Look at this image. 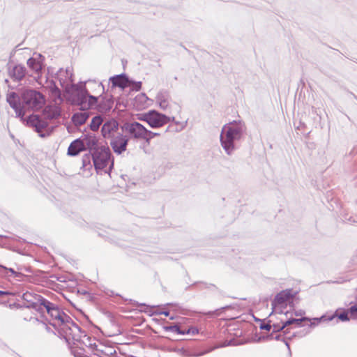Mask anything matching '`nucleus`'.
<instances>
[{"label": "nucleus", "mask_w": 357, "mask_h": 357, "mask_svg": "<svg viewBox=\"0 0 357 357\" xmlns=\"http://www.w3.org/2000/svg\"><path fill=\"white\" fill-rule=\"evenodd\" d=\"M349 312L351 314V315H354L356 313H357V305H353L349 308Z\"/></svg>", "instance_id": "obj_41"}, {"label": "nucleus", "mask_w": 357, "mask_h": 357, "mask_svg": "<svg viewBox=\"0 0 357 357\" xmlns=\"http://www.w3.org/2000/svg\"><path fill=\"white\" fill-rule=\"evenodd\" d=\"M206 351H205V352H202V353H199V354H195V355H193V356H202V355H203V354H206Z\"/></svg>", "instance_id": "obj_48"}, {"label": "nucleus", "mask_w": 357, "mask_h": 357, "mask_svg": "<svg viewBox=\"0 0 357 357\" xmlns=\"http://www.w3.org/2000/svg\"><path fill=\"white\" fill-rule=\"evenodd\" d=\"M45 305V309L51 317L52 320L57 321L60 325H65L66 322L70 321V317L61 310L58 305L52 303L43 301Z\"/></svg>", "instance_id": "obj_8"}, {"label": "nucleus", "mask_w": 357, "mask_h": 357, "mask_svg": "<svg viewBox=\"0 0 357 357\" xmlns=\"http://www.w3.org/2000/svg\"><path fill=\"white\" fill-rule=\"evenodd\" d=\"M139 97H142V98H144V99H148V97L146 96V94H145V93H142V94L139 96Z\"/></svg>", "instance_id": "obj_47"}, {"label": "nucleus", "mask_w": 357, "mask_h": 357, "mask_svg": "<svg viewBox=\"0 0 357 357\" xmlns=\"http://www.w3.org/2000/svg\"><path fill=\"white\" fill-rule=\"evenodd\" d=\"M174 117H169L164 114H162L157 110H150L149 119L148 121V125L151 128H158L163 126L168 123L171 121H174Z\"/></svg>", "instance_id": "obj_10"}, {"label": "nucleus", "mask_w": 357, "mask_h": 357, "mask_svg": "<svg viewBox=\"0 0 357 357\" xmlns=\"http://www.w3.org/2000/svg\"><path fill=\"white\" fill-rule=\"evenodd\" d=\"M192 286H197L199 290H203L206 289L213 291L218 289L215 284L205 282H196L192 284Z\"/></svg>", "instance_id": "obj_22"}, {"label": "nucleus", "mask_w": 357, "mask_h": 357, "mask_svg": "<svg viewBox=\"0 0 357 357\" xmlns=\"http://www.w3.org/2000/svg\"><path fill=\"white\" fill-rule=\"evenodd\" d=\"M228 307H229V306H225V307H222L221 309L225 310V309H227Z\"/></svg>", "instance_id": "obj_56"}, {"label": "nucleus", "mask_w": 357, "mask_h": 357, "mask_svg": "<svg viewBox=\"0 0 357 357\" xmlns=\"http://www.w3.org/2000/svg\"><path fill=\"white\" fill-rule=\"evenodd\" d=\"M93 93H100V97H101L100 102H98L94 105L93 108H96L100 113L105 114L109 112L114 104V100L112 96L110 98H107L106 96H102V91H98V87L96 86L94 90H92ZM98 99L99 98V96H97Z\"/></svg>", "instance_id": "obj_12"}, {"label": "nucleus", "mask_w": 357, "mask_h": 357, "mask_svg": "<svg viewBox=\"0 0 357 357\" xmlns=\"http://www.w3.org/2000/svg\"><path fill=\"white\" fill-rule=\"evenodd\" d=\"M296 292L293 291L291 289H287L278 293L272 302V312L269 313V317L273 314H280L282 317H287L288 311H284L288 304L293 302V298Z\"/></svg>", "instance_id": "obj_7"}, {"label": "nucleus", "mask_w": 357, "mask_h": 357, "mask_svg": "<svg viewBox=\"0 0 357 357\" xmlns=\"http://www.w3.org/2000/svg\"><path fill=\"white\" fill-rule=\"evenodd\" d=\"M218 310H215V312H209L208 314H214L215 312H218Z\"/></svg>", "instance_id": "obj_54"}, {"label": "nucleus", "mask_w": 357, "mask_h": 357, "mask_svg": "<svg viewBox=\"0 0 357 357\" xmlns=\"http://www.w3.org/2000/svg\"><path fill=\"white\" fill-rule=\"evenodd\" d=\"M39 301H38V298H36L35 297V299H33V301L30 302L28 303L27 305H26V307L27 308H31V309H35L36 308V307L38 306L37 305V303H38Z\"/></svg>", "instance_id": "obj_34"}, {"label": "nucleus", "mask_w": 357, "mask_h": 357, "mask_svg": "<svg viewBox=\"0 0 357 357\" xmlns=\"http://www.w3.org/2000/svg\"><path fill=\"white\" fill-rule=\"evenodd\" d=\"M43 324L46 326V327H45L46 331H47V332H52V329H51L49 326H47L45 324V323H43Z\"/></svg>", "instance_id": "obj_46"}, {"label": "nucleus", "mask_w": 357, "mask_h": 357, "mask_svg": "<svg viewBox=\"0 0 357 357\" xmlns=\"http://www.w3.org/2000/svg\"><path fill=\"white\" fill-rule=\"evenodd\" d=\"M43 114L45 119L40 117L38 114H33L27 117L26 124L34 128V130L38 133L40 137H45L50 135V132H43V130L49 126V123L47 121V119L52 120L58 119L61 114V107L57 105L56 102H55L54 105L46 106L43 110Z\"/></svg>", "instance_id": "obj_4"}, {"label": "nucleus", "mask_w": 357, "mask_h": 357, "mask_svg": "<svg viewBox=\"0 0 357 357\" xmlns=\"http://www.w3.org/2000/svg\"><path fill=\"white\" fill-rule=\"evenodd\" d=\"M6 101L16 114V116L26 121L24 118L25 109L39 110L45 104V98L40 92L35 89H26L19 96L15 92L7 94Z\"/></svg>", "instance_id": "obj_2"}, {"label": "nucleus", "mask_w": 357, "mask_h": 357, "mask_svg": "<svg viewBox=\"0 0 357 357\" xmlns=\"http://www.w3.org/2000/svg\"><path fill=\"white\" fill-rule=\"evenodd\" d=\"M89 116L90 112L88 110H82V112L73 114L71 120L75 126H79L84 124Z\"/></svg>", "instance_id": "obj_17"}, {"label": "nucleus", "mask_w": 357, "mask_h": 357, "mask_svg": "<svg viewBox=\"0 0 357 357\" xmlns=\"http://www.w3.org/2000/svg\"><path fill=\"white\" fill-rule=\"evenodd\" d=\"M324 318V317L323 316L321 318H315V319H314V320L316 321L317 323H319Z\"/></svg>", "instance_id": "obj_45"}, {"label": "nucleus", "mask_w": 357, "mask_h": 357, "mask_svg": "<svg viewBox=\"0 0 357 357\" xmlns=\"http://www.w3.org/2000/svg\"><path fill=\"white\" fill-rule=\"evenodd\" d=\"M73 74L70 68H67L66 70L60 68L56 73V77L63 87L73 82Z\"/></svg>", "instance_id": "obj_14"}, {"label": "nucleus", "mask_w": 357, "mask_h": 357, "mask_svg": "<svg viewBox=\"0 0 357 357\" xmlns=\"http://www.w3.org/2000/svg\"><path fill=\"white\" fill-rule=\"evenodd\" d=\"M102 354H106V356H108V355H109V354L103 353V351H102Z\"/></svg>", "instance_id": "obj_60"}, {"label": "nucleus", "mask_w": 357, "mask_h": 357, "mask_svg": "<svg viewBox=\"0 0 357 357\" xmlns=\"http://www.w3.org/2000/svg\"><path fill=\"white\" fill-rule=\"evenodd\" d=\"M70 324L73 327L77 329L78 332L84 333H85L84 331H82V328L71 318L70 321L66 322V324Z\"/></svg>", "instance_id": "obj_33"}, {"label": "nucleus", "mask_w": 357, "mask_h": 357, "mask_svg": "<svg viewBox=\"0 0 357 357\" xmlns=\"http://www.w3.org/2000/svg\"><path fill=\"white\" fill-rule=\"evenodd\" d=\"M284 317L280 318V322L279 323H273V320H269V331L272 329L273 333L269 334V340L270 339H275L278 340L280 335H274L273 333L278 332L287 326L291 325L293 324H296L300 326L301 323L305 320H309L307 317H302L300 319H284Z\"/></svg>", "instance_id": "obj_9"}, {"label": "nucleus", "mask_w": 357, "mask_h": 357, "mask_svg": "<svg viewBox=\"0 0 357 357\" xmlns=\"http://www.w3.org/2000/svg\"><path fill=\"white\" fill-rule=\"evenodd\" d=\"M158 314H164L165 317H168L169 316V311L168 310H165V311H161L160 312L158 313Z\"/></svg>", "instance_id": "obj_43"}, {"label": "nucleus", "mask_w": 357, "mask_h": 357, "mask_svg": "<svg viewBox=\"0 0 357 357\" xmlns=\"http://www.w3.org/2000/svg\"><path fill=\"white\" fill-rule=\"evenodd\" d=\"M64 339H65L66 342H68V339L66 337H64Z\"/></svg>", "instance_id": "obj_58"}, {"label": "nucleus", "mask_w": 357, "mask_h": 357, "mask_svg": "<svg viewBox=\"0 0 357 357\" xmlns=\"http://www.w3.org/2000/svg\"><path fill=\"white\" fill-rule=\"evenodd\" d=\"M36 321H38V322L40 321L38 318H36Z\"/></svg>", "instance_id": "obj_59"}, {"label": "nucleus", "mask_w": 357, "mask_h": 357, "mask_svg": "<svg viewBox=\"0 0 357 357\" xmlns=\"http://www.w3.org/2000/svg\"><path fill=\"white\" fill-rule=\"evenodd\" d=\"M338 318L342 321H347L349 320V312H343L338 315Z\"/></svg>", "instance_id": "obj_32"}, {"label": "nucleus", "mask_w": 357, "mask_h": 357, "mask_svg": "<svg viewBox=\"0 0 357 357\" xmlns=\"http://www.w3.org/2000/svg\"><path fill=\"white\" fill-rule=\"evenodd\" d=\"M130 302L133 304L135 306H146L149 307V305H146L145 303H139L137 301H135L134 300L130 299Z\"/></svg>", "instance_id": "obj_40"}, {"label": "nucleus", "mask_w": 357, "mask_h": 357, "mask_svg": "<svg viewBox=\"0 0 357 357\" xmlns=\"http://www.w3.org/2000/svg\"><path fill=\"white\" fill-rule=\"evenodd\" d=\"M83 139L82 137H79L73 140L68 149V155L70 156H77L80 152L85 151Z\"/></svg>", "instance_id": "obj_15"}, {"label": "nucleus", "mask_w": 357, "mask_h": 357, "mask_svg": "<svg viewBox=\"0 0 357 357\" xmlns=\"http://www.w3.org/2000/svg\"><path fill=\"white\" fill-rule=\"evenodd\" d=\"M146 128L137 121H125L120 124L114 119H110L103 123L101 135L109 144L113 151L121 155L127 150L130 139H144Z\"/></svg>", "instance_id": "obj_1"}, {"label": "nucleus", "mask_w": 357, "mask_h": 357, "mask_svg": "<svg viewBox=\"0 0 357 357\" xmlns=\"http://www.w3.org/2000/svg\"><path fill=\"white\" fill-rule=\"evenodd\" d=\"M36 298H38V301L39 302L37 303L38 306L34 310L40 314H43L44 309H45V305H44V303H43V301H44L46 302H50V301H48L47 299H46L45 298L42 296L41 295H36Z\"/></svg>", "instance_id": "obj_24"}, {"label": "nucleus", "mask_w": 357, "mask_h": 357, "mask_svg": "<svg viewBox=\"0 0 357 357\" xmlns=\"http://www.w3.org/2000/svg\"><path fill=\"white\" fill-rule=\"evenodd\" d=\"M26 64L30 70L33 71L35 73L39 75L42 73L43 66L42 64H40V61L36 60L35 58L30 57L27 61Z\"/></svg>", "instance_id": "obj_20"}, {"label": "nucleus", "mask_w": 357, "mask_h": 357, "mask_svg": "<svg viewBox=\"0 0 357 357\" xmlns=\"http://www.w3.org/2000/svg\"><path fill=\"white\" fill-rule=\"evenodd\" d=\"M109 81L113 88L119 87L124 89L128 84V77L125 73H122L111 77Z\"/></svg>", "instance_id": "obj_16"}, {"label": "nucleus", "mask_w": 357, "mask_h": 357, "mask_svg": "<svg viewBox=\"0 0 357 357\" xmlns=\"http://www.w3.org/2000/svg\"><path fill=\"white\" fill-rule=\"evenodd\" d=\"M255 319L256 321H259V322H261L263 320V319H258V318H256V317H255Z\"/></svg>", "instance_id": "obj_52"}, {"label": "nucleus", "mask_w": 357, "mask_h": 357, "mask_svg": "<svg viewBox=\"0 0 357 357\" xmlns=\"http://www.w3.org/2000/svg\"><path fill=\"white\" fill-rule=\"evenodd\" d=\"M50 324L52 325L54 328H56V324L50 322Z\"/></svg>", "instance_id": "obj_53"}, {"label": "nucleus", "mask_w": 357, "mask_h": 357, "mask_svg": "<svg viewBox=\"0 0 357 357\" xmlns=\"http://www.w3.org/2000/svg\"><path fill=\"white\" fill-rule=\"evenodd\" d=\"M31 58H35L36 60L40 61V64H42V66H43V67L45 66V65H44L45 57L41 54L34 53L33 56H32Z\"/></svg>", "instance_id": "obj_31"}, {"label": "nucleus", "mask_w": 357, "mask_h": 357, "mask_svg": "<svg viewBox=\"0 0 357 357\" xmlns=\"http://www.w3.org/2000/svg\"><path fill=\"white\" fill-rule=\"evenodd\" d=\"M266 338H268V336L266 335H259L257 333H255V337L253 338L254 341L255 342H261V340H264Z\"/></svg>", "instance_id": "obj_36"}, {"label": "nucleus", "mask_w": 357, "mask_h": 357, "mask_svg": "<svg viewBox=\"0 0 357 357\" xmlns=\"http://www.w3.org/2000/svg\"><path fill=\"white\" fill-rule=\"evenodd\" d=\"M128 84L131 86V90L135 91H139L142 89V82H136L128 77Z\"/></svg>", "instance_id": "obj_26"}, {"label": "nucleus", "mask_w": 357, "mask_h": 357, "mask_svg": "<svg viewBox=\"0 0 357 357\" xmlns=\"http://www.w3.org/2000/svg\"><path fill=\"white\" fill-rule=\"evenodd\" d=\"M82 294H88V292H87L86 291H82Z\"/></svg>", "instance_id": "obj_57"}, {"label": "nucleus", "mask_w": 357, "mask_h": 357, "mask_svg": "<svg viewBox=\"0 0 357 357\" xmlns=\"http://www.w3.org/2000/svg\"><path fill=\"white\" fill-rule=\"evenodd\" d=\"M150 111L145 113H141L137 114V119L139 121H145L148 123L149 119Z\"/></svg>", "instance_id": "obj_29"}, {"label": "nucleus", "mask_w": 357, "mask_h": 357, "mask_svg": "<svg viewBox=\"0 0 357 357\" xmlns=\"http://www.w3.org/2000/svg\"><path fill=\"white\" fill-rule=\"evenodd\" d=\"M0 238H8V236H5V235H1V234H0Z\"/></svg>", "instance_id": "obj_50"}, {"label": "nucleus", "mask_w": 357, "mask_h": 357, "mask_svg": "<svg viewBox=\"0 0 357 357\" xmlns=\"http://www.w3.org/2000/svg\"><path fill=\"white\" fill-rule=\"evenodd\" d=\"M114 354H116V351L115 350H113V351H110V353H109L110 355H112Z\"/></svg>", "instance_id": "obj_55"}, {"label": "nucleus", "mask_w": 357, "mask_h": 357, "mask_svg": "<svg viewBox=\"0 0 357 357\" xmlns=\"http://www.w3.org/2000/svg\"><path fill=\"white\" fill-rule=\"evenodd\" d=\"M30 276L29 275H26L24 273H22V276H15V278H17V281L19 282H24V281H26V280L29 278Z\"/></svg>", "instance_id": "obj_37"}, {"label": "nucleus", "mask_w": 357, "mask_h": 357, "mask_svg": "<svg viewBox=\"0 0 357 357\" xmlns=\"http://www.w3.org/2000/svg\"><path fill=\"white\" fill-rule=\"evenodd\" d=\"M243 132V126L241 122L234 121L228 126H225L220 135V143L228 155H231L235 149L234 142L239 140Z\"/></svg>", "instance_id": "obj_5"}, {"label": "nucleus", "mask_w": 357, "mask_h": 357, "mask_svg": "<svg viewBox=\"0 0 357 357\" xmlns=\"http://www.w3.org/2000/svg\"><path fill=\"white\" fill-rule=\"evenodd\" d=\"M233 342H234V340H230V341L228 342L227 345H234V344L233 343Z\"/></svg>", "instance_id": "obj_51"}, {"label": "nucleus", "mask_w": 357, "mask_h": 357, "mask_svg": "<svg viewBox=\"0 0 357 357\" xmlns=\"http://www.w3.org/2000/svg\"><path fill=\"white\" fill-rule=\"evenodd\" d=\"M88 87L94 85L98 87V91L105 93V87L102 82H97L95 80L89 79L84 83L73 84L68 91V100L72 105L79 107L80 110H89L93 109L94 105L98 102V97L90 93Z\"/></svg>", "instance_id": "obj_3"}, {"label": "nucleus", "mask_w": 357, "mask_h": 357, "mask_svg": "<svg viewBox=\"0 0 357 357\" xmlns=\"http://www.w3.org/2000/svg\"><path fill=\"white\" fill-rule=\"evenodd\" d=\"M103 123V117L101 115H96L94 117H93L91 123L89 125V127L91 130L93 131H97L100 126Z\"/></svg>", "instance_id": "obj_21"}, {"label": "nucleus", "mask_w": 357, "mask_h": 357, "mask_svg": "<svg viewBox=\"0 0 357 357\" xmlns=\"http://www.w3.org/2000/svg\"><path fill=\"white\" fill-rule=\"evenodd\" d=\"M7 72L9 77L16 82H21L26 75V68L21 65L16 64L11 66V61H9L6 64Z\"/></svg>", "instance_id": "obj_11"}, {"label": "nucleus", "mask_w": 357, "mask_h": 357, "mask_svg": "<svg viewBox=\"0 0 357 357\" xmlns=\"http://www.w3.org/2000/svg\"><path fill=\"white\" fill-rule=\"evenodd\" d=\"M266 319H264L262 321L260 322V330H265L268 331V321H266Z\"/></svg>", "instance_id": "obj_35"}, {"label": "nucleus", "mask_w": 357, "mask_h": 357, "mask_svg": "<svg viewBox=\"0 0 357 357\" xmlns=\"http://www.w3.org/2000/svg\"><path fill=\"white\" fill-rule=\"evenodd\" d=\"M95 169L97 173L100 170L104 169L109 164V167L105 173L110 174L114 168V158L112 153L107 146H101L99 149L93 151V153L91 155Z\"/></svg>", "instance_id": "obj_6"}, {"label": "nucleus", "mask_w": 357, "mask_h": 357, "mask_svg": "<svg viewBox=\"0 0 357 357\" xmlns=\"http://www.w3.org/2000/svg\"><path fill=\"white\" fill-rule=\"evenodd\" d=\"M17 269L22 272V271H24L27 273H31V267H24V266H17Z\"/></svg>", "instance_id": "obj_38"}, {"label": "nucleus", "mask_w": 357, "mask_h": 357, "mask_svg": "<svg viewBox=\"0 0 357 357\" xmlns=\"http://www.w3.org/2000/svg\"><path fill=\"white\" fill-rule=\"evenodd\" d=\"M11 294H12V293H10V291L0 290V297L3 296L11 295Z\"/></svg>", "instance_id": "obj_42"}, {"label": "nucleus", "mask_w": 357, "mask_h": 357, "mask_svg": "<svg viewBox=\"0 0 357 357\" xmlns=\"http://www.w3.org/2000/svg\"><path fill=\"white\" fill-rule=\"evenodd\" d=\"M4 82L8 85V88L13 89L9 85V80L8 79H5Z\"/></svg>", "instance_id": "obj_44"}, {"label": "nucleus", "mask_w": 357, "mask_h": 357, "mask_svg": "<svg viewBox=\"0 0 357 357\" xmlns=\"http://www.w3.org/2000/svg\"><path fill=\"white\" fill-rule=\"evenodd\" d=\"M162 328L165 331H172L179 335H184L183 330H181L178 324H172L169 326H163Z\"/></svg>", "instance_id": "obj_25"}, {"label": "nucleus", "mask_w": 357, "mask_h": 357, "mask_svg": "<svg viewBox=\"0 0 357 357\" xmlns=\"http://www.w3.org/2000/svg\"><path fill=\"white\" fill-rule=\"evenodd\" d=\"M286 345L287 346V347L289 349V344L287 342H286Z\"/></svg>", "instance_id": "obj_61"}, {"label": "nucleus", "mask_w": 357, "mask_h": 357, "mask_svg": "<svg viewBox=\"0 0 357 357\" xmlns=\"http://www.w3.org/2000/svg\"><path fill=\"white\" fill-rule=\"evenodd\" d=\"M37 294H33L30 292H26L24 293L22 295V299L26 301V303H30L35 299V297H36Z\"/></svg>", "instance_id": "obj_28"}, {"label": "nucleus", "mask_w": 357, "mask_h": 357, "mask_svg": "<svg viewBox=\"0 0 357 357\" xmlns=\"http://www.w3.org/2000/svg\"><path fill=\"white\" fill-rule=\"evenodd\" d=\"M47 87L50 89V95L52 98L54 99V102H62V94L61 90L59 89V87L56 86L54 81L51 80L50 81Z\"/></svg>", "instance_id": "obj_18"}, {"label": "nucleus", "mask_w": 357, "mask_h": 357, "mask_svg": "<svg viewBox=\"0 0 357 357\" xmlns=\"http://www.w3.org/2000/svg\"><path fill=\"white\" fill-rule=\"evenodd\" d=\"M184 335L192 334L193 335L198 334L199 330L196 327H190L188 330L183 331Z\"/></svg>", "instance_id": "obj_30"}, {"label": "nucleus", "mask_w": 357, "mask_h": 357, "mask_svg": "<svg viewBox=\"0 0 357 357\" xmlns=\"http://www.w3.org/2000/svg\"><path fill=\"white\" fill-rule=\"evenodd\" d=\"M83 166L86 165V162H90V154H85L82 159Z\"/></svg>", "instance_id": "obj_39"}, {"label": "nucleus", "mask_w": 357, "mask_h": 357, "mask_svg": "<svg viewBox=\"0 0 357 357\" xmlns=\"http://www.w3.org/2000/svg\"><path fill=\"white\" fill-rule=\"evenodd\" d=\"M160 135V133H158V132H153L151 130H149L146 128V132H145V137L146 138H144V139L149 143L150 140L151 139H153L154 137L155 136H159Z\"/></svg>", "instance_id": "obj_27"}, {"label": "nucleus", "mask_w": 357, "mask_h": 357, "mask_svg": "<svg viewBox=\"0 0 357 357\" xmlns=\"http://www.w3.org/2000/svg\"><path fill=\"white\" fill-rule=\"evenodd\" d=\"M0 268L3 271V272H0V274L4 277H7V272H10L11 273L12 275H13L14 277L15 276H22V272L20 271H15L14 268H8L2 264L0 265Z\"/></svg>", "instance_id": "obj_23"}, {"label": "nucleus", "mask_w": 357, "mask_h": 357, "mask_svg": "<svg viewBox=\"0 0 357 357\" xmlns=\"http://www.w3.org/2000/svg\"><path fill=\"white\" fill-rule=\"evenodd\" d=\"M80 137L83 139L82 142L84 144V150L88 149L90 155L93 153V151L100 147L98 146V139L95 135L84 134Z\"/></svg>", "instance_id": "obj_13"}, {"label": "nucleus", "mask_w": 357, "mask_h": 357, "mask_svg": "<svg viewBox=\"0 0 357 357\" xmlns=\"http://www.w3.org/2000/svg\"><path fill=\"white\" fill-rule=\"evenodd\" d=\"M169 95L167 91H160L156 96V101L159 104L160 107L165 110L168 107V99Z\"/></svg>", "instance_id": "obj_19"}, {"label": "nucleus", "mask_w": 357, "mask_h": 357, "mask_svg": "<svg viewBox=\"0 0 357 357\" xmlns=\"http://www.w3.org/2000/svg\"><path fill=\"white\" fill-rule=\"evenodd\" d=\"M295 314H296V316L302 315V314H303V312H302L301 311V312H295Z\"/></svg>", "instance_id": "obj_49"}]
</instances>
